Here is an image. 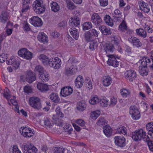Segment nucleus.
<instances>
[{"label":"nucleus","instance_id":"nucleus-1","mask_svg":"<svg viewBox=\"0 0 153 153\" xmlns=\"http://www.w3.org/2000/svg\"><path fill=\"white\" fill-rule=\"evenodd\" d=\"M78 70L76 65L73 62V59L70 58L67 63L65 68V72L67 75H73Z\"/></svg>","mask_w":153,"mask_h":153},{"label":"nucleus","instance_id":"nucleus-2","mask_svg":"<svg viewBox=\"0 0 153 153\" xmlns=\"http://www.w3.org/2000/svg\"><path fill=\"white\" fill-rule=\"evenodd\" d=\"M148 137L146 135V132L141 128L132 132L131 134L132 139L136 141H139L142 139L145 141Z\"/></svg>","mask_w":153,"mask_h":153},{"label":"nucleus","instance_id":"nucleus-3","mask_svg":"<svg viewBox=\"0 0 153 153\" xmlns=\"http://www.w3.org/2000/svg\"><path fill=\"white\" fill-rule=\"evenodd\" d=\"M29 104L34 109L40 110L42 108L40 99L38 97H30L29 100Z\"/></svg>","mask_w":153,"mask_h":153},{"label":"nucleus","instance_id":"nucleus-4","mask_svg":"<svg viewBox=\"0 0 153 153\" xmlns=\"http://www.w3.org/2000/svg\"><path fill=\"white\" fill-rule=\"evenodd\" d=\"M19 131L23 136L26 137H30L34 135V131L28 126H23L19 128Z\"/></svg>","mask_w":153,"mask_h":153},{"label":"nucleus","instance_id":"nucleus-5","mask_svg":"<svg viewBox=\"0 0 153 153\" xmlns=\"http://www.w3.org/2000/svg\"><path fill=\"white\" fill-rule=\"evenodd\" d=\"M107 56L108 58L107 63L109 65L113 66L114 67H117L118 66L119 62L117 59H119V57L118 55L110 54L108 55Z\"/></svg>","mask_w":153,"mask_h":153},{"label":"nucleus","instance_id":"nucleus-6","mask_svg":"<svg viewBox=\"0 0 153 153\" xmlns=\"http://www.w3.org/2000/svg\"><path fill=\"white\" fill-rule=\"evenodd\" d=\"M129 114L134 120H139L141 117L140 112L137 108L135 105L131 106L129 108Z\"/></svg>","mask_w":153,"mask_h":153},{"label":"nucleus","instance_id":"nucleus-7","mask_svg":"<svg viewBox=\"0 0 153 153\" xmlns=\"http://www.w3.org/2000/svg\"><path fill=\"white\" fill-rule=\"evenodd\" d=\"M62 62L61 60L56 57L50 59L49 65L54 69H58L61 67Z\"/></svg>","mask_w":153,"mask_h":153},{"label":"nucleus","instance_id":"nucleus-8","mask_svg":"<svg viewBox=\"0 0 153 153\" xmlns=\"http://www.w3.org/2000/svg\"><path fill=\"white\" fill-rule=\"evenodd\" d=\"M18 55L27 59H31L33 57L32 53L26 48L20 49L18 52Z\"/></svg>","mask_w":153,"mask_h":153},{"label":"nucleus","instance_id":"nucleus-9","mask_svg":"<svg viewBox=\"0 0 153 153\" xmlns=\"http://www.w3.org/2000/svg\"><path fill=\"white\" fill-rule=\"evenodd\" d=\"M125 78L130 82H132L137 76L136 72L133 70H127L124 74Z\"/></svg>","mask_w":153,"mask_h":153},{"label":"nucleus","instance_id":"nucleus-10","mask_svg":"<svg viewBox=\"0 0 153 153\" xmlns=\"http://www.w3.org/2000/svg\"><path fill=\"white\" fill-rule=\"evenodd\" d=\"M153 60L152 58L150 59L146 56H143L140 59L138 62V63L141 64V66L143 67H150L151 61Z\"/></svg>","mask_w":153,"mask_h":153},{"label":"nucleus","instance_id":"nucleus-11","mask_svg":"<svg viewBox=\"0 0 153 153\" xmlns=\"http://www.w3.org/2000/svg\"><path fill=\"white\" fill-rule=\"evenodd\" d=\"M60 109V108L59 106H58L56 108L55 111L56 114V116L57 117L53 118L54 122L56 125L58 126H60L61 124V120L59 117H64V114L61 112Z\"/></svg>","mask_w":153,"mask_h":153},{"label":"nucleus","instance_id":"nucleus-12","mask_svg":"<svg viewBox=\"0 0 153 153\" xmlns=\"http://www.w3.org/2000/svg\"><path fill=\"white\" fill-rule=\"evenodd\" d=\"M91 20L96 26H98L102 24V19L100 16L97 13H94L92 15Z\"/></svg>","mask_w":153,"mask_h":153},{"label":"nucleus","instance_id":"nucleus-13","mask_svg":"<svg viewBox=\"0 0 153 153\" xmlns=\"http://www.w3.org/2000/svg\"><path fill=\"white\" fill-rule=\"evenodd\" d=\"M30 22L35 27H40L42 25L41 19L37 16H33L29 20Z\"/></svg>","mask_w":153,"mask_h":153},{"label":"nucleus","instance_id":"nucleus-14","mask_svg":"<svg viewBox=\"0 0 153 153\" xmlns=\"http://www.w3.org/2000/svg\"><path fill=\"white\" fill-rule=\"evenodd\" d=\"M128 41L133 46L137 48L140 47L142 45V43L140 42L139 39L136 37H130L128 39Z\"/></svg>","mask_w":153,"mask_h":153},{"label":"nucleus","instance_id":"nucleus-15","mask_svg":"<svg viewBox=\"0 0 153 153\" xmlns=\"http://www.w3.org/2000/svg\"><path fill=\"white\" fill-rule=\"evenodd\" d=\"M140 9L144 13H148L150 10V7L148 4L142 0L138 2Z\"/></svg>","mask_w":153,"mask_h":153},{"label":"nucleus","instance_id":"nucleus-16","mask_svg":"<svg viewBox=\"0 0 153 153\" xmlns=\"http://www.w3.org/2000/svg\"><path fill=\"white\" fill-rule=\"evenodd\" d=\"M70 25L73 27H79L80 24L79 18L77 16L71 18L69 22Z\"/></svg>","mask_w":153,"mask_h":153},{"label":"nucleus","instance_id":"nucleus-17","mask_svg":"<svg viewBox=\"0 0 153 153\" xmlns=\"http://www.w3.org/2000/svg\"><path fill=\"white\" fill-rule=\"evenodd\" d=\"M10 18V15L9 12L7 11H2L0 15V19L1 22L5 23L9 20Z\"/></svg>","mask_w":153,"mask_h":153},{"label":"nucleus","instance_id":"nucleus-18","mask_svg":"<svg viewBox=\"0 0 153 153\" xmlns=\"http://www.w3.org/2000/svg\"><path fill=\"white\" fill-rule=\"evenodd\" d=\"M125 138L120 136H116L114 137V142L116 145L122 147L125 146Z\"/></svg>","mask_w":153,"mask_h":153},{"label":"nucleus","instance_id":"nucleus-19","mask_svg":"<svg viewBox=\"0 0 153 153\" xmlns=\"http://www.w3.org/2000/svg\"><path fill=\"white\" fill-rule=\"evenodd\" d=\"M72 92V89L71 87H65L61 89L60 94L62 96L65 97L70 95Z\"/></svg>","mask_w":153,"mask_h":153},{"label":"nucleus","instance_id":"nucleus-20","mask_svg":"<svg viewBox=\"0 0 153 153\" xmlns=\"http://www.w3.org/2000/svg\"><path fill=\"white\" fill-rule=\"evenodd\" d=\"M36 79L35 75L34 73L31 71L27 72L26 76V80L29 83H31L34 81Z\"/></svg>","mask_w":153,"mask_h":153},{"label":"nucleus","instance_id":"nucleus-21","mask_svg":"<svg viewBox=\"0 0 153 153\" xmlns=\"http://www.w3.org/2000/svg\"><path fill=\"white\" fill-rule=\"evenodd\" d=\"M102 84L105 87L109 86L112 82L111 78L109 76H105L103 77L102 80Z\"/></svg>","mask_w":153,"mask_h":153},{"label":"nucleus","instance_id":"nucleus-22","mask_svg":"<svg viewBox=\"0 0 153 153\" xmlns=\"http://www.w3.org/2000/svg\"><path fill=\"white\" fill-rule=\"evenodd\" d=\"M122 13L118 9H116L112 13V17L114 18V19L117 20V21H121L122 20L121 18Z\"/></svg>","mask_w":153,"mask_h":153},{"label":"nucleus","instance_id":"nucleus-23","mask_svg":"<svg viewBox=\"0 0 153 153\" xmlns=\"http://www.w3.org/2000/svg\"><path fill=\"white\" fill-rule=\"evenodd\" d=\"M38 40L44 43H47L48 38L47 35L43 32L39 33L38 36Z\"/></svg>","mask_w":153,"mask_h":153},{"label":"nucleus","instance_id":"nucleus-24","mask_svg":"<svg viewBox=\"0 0 153 153\" xmlns=\"http://www.w3.org/2000/svg\"><path fill=\"white\" fill-rule=\"evenodd\" d=\"M99 29L101 33L104 35H110L111 33V29L104 25H102L100 27Z\"/></svg>","mask_w":153,"mask_h":153},{"label":"nucleus","instance_id":"nucleus-25","mask_svg":"<svg viewBox=\"0 0 153 153\" xmlns=\"http://www.w3.org/2000/svg\"><path fill=\"white\" fill-rule=\"evenodd\" d=\"M37 87V89L41 92H46L49 90L48 86L46 84L40 82L38 83Z\"/></svg>","mask_w":153,"mask_h":153},{"label":"nucleus","instance_id":"nucleus-26","mask_svg":"<svg viewBox=\"0 0 153 153\" xmlns=\"http://www.w3.org/2000/svg\"><path fill=\"white\" fill-rule=\"evenodd\" d=\"M76 86L78 88L81 87L83 84V79L82 76H78L75 81Z\"/></svg>","mask_w":153,"mask_h":153},{"label":"nucleus","instance_id":"nucleus-27","mask_svg":"<svg viewBox=\"0 0 153 153\" xmlns=\"http://www.w3.org/2000/svg\"><path fill=\"white\" fill-rule=\"evenodd\" d=\"M23 152L25 153H29L31 149V143H23L22 146Z\"/></svg>","mask_w":153,"mask_h":153},{"label":"nucleus","instance_id":"nucleus-28","mask_svg":"<svg viewBox=\"0 0 153 153\" xmlns=\"http://www.w3.org/2000/svg\"><path fill=\"white\" fill-rule=\"evenodd\" d=\"M103 131L106 136L109 137L112 135V131L109 126L106 125L103 126Z\"/></svg>","mask_w":153,"mask_h":153},{"label":"nucleus","instance_id":"nucleus-29","mask_svg":"<svg viewBox=\"0 0 153 153\" xmlns=\"http://www.w3.org/2000/svg\"><path fill=\"white\" fill-rule=\"evenodd\" d=\"M136 34L140 37L145 38L147 36L146 31L141 28L137 29L136 30Z\"/></svg>","mask_w":153,"mask_h":153},{"label":"nucleus","instance_id":"nucleus-30","mask_svg":"<svg viewBox=\"0 0 153 153\" xmlns=\"http://www.w3.org/2000/svg\"><path fill=\"white\" fill-rule=\"evenodd\" d=\"M69 32L74 38L77 40L79 37V32L74 27H71L69 30Z\"/></svg>","mask_w":153,"mask_h":153},{"label":"nucleus","instance_id":"nucleus-31","mask_svg":"<svg viewBox=\"0 0 153 153\" xmlns=\"http://www.w3.org/2000/svg\"><path fill=\"white\" fill-rule=\"evenodd\" d=\"M50 5L51 10L55 12L58 11L60 10V6L56 2L52 1L50 3Z\"/></svg>","mask_w":153,"mask_h":153},{"label":"nucleus","instance_id":"nucleus-32","mask_svg":"<svg viewBox=\"0 0 153 153\" xmlns=\"http://www.w3.org/2000/svg\"><path fill=\"white\" fill-rule=\"evenodd\" d=\"M50 99L55 103L58 102L60 101V98L58 95L56 93H52L49 96Z\"/></svg>","mask_w":153,"mask_h":153},{"label":"nucleus","instance_id":"nucleus-33","mask_svg":"<svg viewBox=\"0 0 153 153\" xmlns=\"http://www.w3.org/2000/svg\"><path fill=\"white\" fill-rule=\"evenodd\" d=\"M38 57L44 65H49L50 59H49L46 55L43 54H41Z\"/></svg>","mask_w":153,"mask_h":153},{"label":"nucleus","instance_id":"nucleus-34","mask_svg":"<svg viewBox=\"0 0 153 153\" xmlns=\"http://www.w3.org/2000/svg\"><path fill=\"white\" fill-rule=\"evenodd\" d=\"M39 78L43 82L48 81L49 79L48 74L45 71L43 73L40 74Z\"/></svg>","mask_w":153,"mask_h":153},{"label":"nucleus","instance_id":"nucleus-35","mask_svg":"<svg viewBox=\"0 0 153 153\" xmlns=\"http://www.w3.org/2000/svg\"><path fill=\"white\" fill-rule=\"evenodd\" d=\"M147 68V67L145 68L141 66L139 67V72L142 76H145L148 75V71Z\"/></svg>","mask_w":153,"mask_h":153},{"label":"nucleus","instance_id":"nucleus-36","mask_svg":"<svg viewBox=\"0 0 153 153\" xmlns=\"http://www.w3.org/2000/svg\"><path fill=\"white\" fill-rule=\"evenodd\" d=\"M23 6L22 8V12H24L26 11L29 8L28 4L30 3V0H22Z\"/></svg>","mask_w":153,"mask_h":153},{"label":"nucleus","instance_id":"nucleus-37","mask_svg":"<svg viewBox=\"0 0 153 153\" xmlns=\"http://www.w3.org/2000/svg\"><path fill=\"white\" fill-rule=\"evenodd\" d=\"M114 49V46L111 44L105 43L104 46V50L106 53L112 52Z\"/></svg>","mask_w":153,"mask_h":153},{"label":"nucleus","instance_id":"nucleus-38","mask_svg":"<svg viewBox=\"0 0 153 153\" xmlns=\"http://www.w3.org/2000/svg\"><path fill=\"white\" fill-rule=\"evenodd\" d=\"M100 100V99H99L97 96L94 95L91 97L89 102L91 104L94 105L99 103Z\"/></svg>","mask_w":153,"mask_h":153},{"label":"nucleus","instance_id":"nucleus-39","mask_svg":"<svg viewBox=\"0 0 153 153\" xmlns=\"http://www.w3.org/2000/svg\"><path fill=\"white\" fill-rule=\"evenodd\" d=\"M43 5H44L43 4V1L42 0H36L33 2L32 7L33 9H34L36 8Z\"/></svg>","mask_w":153,"mask_h":153},{"label":"nucleus","instance_id":"nucleus-40","mask_svg":"<svg viewBox=\"0 0 153 153\" xmlns=\"http://www.w3.org/2000/svg\"><path fill=\"white\" fill-rule=\"evenodd\" d=\"M108 100L105 97L100 99V106L102 107H107L108 105Z\"/></svg>","mask_w":153,"mask_h":153},{"label":"nucleus","instance_id":"nucleus-41","mask_svg":"<svg viewBox=\"0 0 153 153\" xmlns=\"http://www.w3.org/2000/svg\"><path fill=\"white\" fill-rule=\"evenodd\" d=\"M127 29V24L126 22L123 20L122 22L120 24L119 27V30L122 32H125Z\"/></svg>","mask_w":153,"mask_h":153},{"label":"nucleus","instance_id":"nucleus-42","mask_svg":"<svg viewBox=\"0 0 153 153\" xmlns=\"http://www.w3.org/2000/svg\"><path fill=\"white\" fill-rule=\"evenodd\" d=\"M107 124L106 120L104 117H100L96 123V124L100 126H104Z\"/></svg>","mask_w":153,"mask_h":153},{"label":"nucleus","instance_id":"nucleus-43","mask_svg":"<svg viewBox=\"0 0 153 153\" xmlns=\"http://www.w3.org/2000/svg\"><path fill=\"white\" fill-rule=\"evenodd\" d=\"M120 93L123 97H126L130 95L131 92L128 89L124 88L120 91Z\"/></svg>","mask_w":153,"mask_h":153},{"label":"nucleus","instance_id":"nucleus-44","mask_svg":"<svg viewBox=\"0 0 153 153\" xmlns=\"http://www.w3.org/2000/svg\"><path fill=\"white\" fill-rule=\"evenodd\" d=\"M104 19L105 23L107 25L111 27L113 26V21L111 19L110 16H109L108 15H106L105 17H104Z\"/></svg>","mask_w":153,"mask_h":153},{"label":"nucleus","instance_id":"nucleus-45","mask_svg":"<svg viewBox=\"0 0 153 153\" xmlns=\"http://www.w3.org/2000/svg\"><path fill=\"white\" fill-rule=\"evenodd\" d=\"M35 12L37 14H41L43 13L45 10V7L44 5L36 8L33 9Z\"/></svg>","mask_w":153,"mask_h":153},{"label":"nucleus","instance_id":"nucleus-46","mask_svg":"<svg viewBox=\"0 0 153 153\" xmlns=\"http://www.w3.org/2000/svg\"><path fill=\"white\" fill-rule=\"evenodd\" d=\"M86 106V105L84 102H79L77 105V108L80 111H82L85 109Z\"/></svg>","mask_w":153,"mask_h":153},{"label":"nucleus","instance_id":"nucleus-47","mask_svg":"<svg viewBox=\"0 0 153 153\" xmlns=\"http://www.w3.org/2000/svg\"><path fill=\"white\" fill-rule=\"evenodd\" d=\"M92 25L90 22H86L82 25V28L84 30H87L91 28Z\"/></svg>","mask_w":153,"mask_h":153},{"label":"nucleus","instance_id":"nucleus-48","mask_svg":"<svg viewBox=\"0 0 153 153\" xmlns=\"http://www.w3.org/2000/svg\"><path fill=\"white\" fill-rule=\"evenodd\" d=\"M98 46V42L95 40L91 41L90 43L89 48L91 51L96 48Z\"/></svg>","mask_w":153,"mask_h":153},{"label":"nucleus","instance_id":"nucleus-49","mask_svg":"<svg viewBox=\"0 0 153 153\" xmlns=\"http://www.w3.org/2000/svg\"><path fill=\"white\" fill-rule=\"evenodd\" d=\"M15 97L13 98V99H9V101H8V103L9 105H10V103H9V102H10L14 106H15V108H16V111H18V112H19V107L17 106V102L15 100Z\"/></svg>","mask_w":153,"mask_h":153},{"label":"nucleus","instance_id":"nucleus-50","mask_svg":"<svg viewBox=\"0 0 153 153\" xmlns=\"http://www.w3.org/2000/svg\"><path fill=\"white\" fill-rule=\"evenodd\" d=\"M100 111H96L91 113L90 116L93 119L95 120L100 115Z\"/></svg>","mask_w":153,"mask_h":153},{"label":"nucleus","instance_id":"nucleus-51","mask_svg":"<svg viewBox=\"0 0 153 153\" xmlns=\"http://www.w3.org/2000/svg\"><path fill=\"white\" fill-rule=\"evenodd\" d=\"M10 91L7 88H5L4 90L3 96L6 98L8 101H9L10 98V95L9 94Z\"/></svg>","mask_w":153,"mask_h":153},{"label":"nucleus","instance_id":"nucleus-52","mask_svg":"<svg viewBox=\"0 0 153 153\" xmlns=\"http://www.w3.org/2000/svg\"><path fill=\"white\" fill-rule=\"evenodd\" d=\"M66 2L67 5V7L69 10H73L76 7L74 3L70 0H66Z\"/></svg>","mask_w":153,"mask_h":153},{"label":"nucleus","instance_id":"nucleus-53","mask_svg":"<svg viewBox=\"0 0 153 153\" xmlns=\"http://www.w3.org/2000/svg\"><path fill=\"white\" fill-rule=\"evenodd\" d=\"M93 37L89 31H87L85 34V38L87 42L91 41Z\"/></svg>","mask_w":153,"mask_h":153},{"label":"nucleus","instance_id":"nucleus-54","mask_svg":"<svg viewBox=\"0 0 153 153\" xmlns=\"http://www.w3.org/2000/svg\"><path fill=\"white\" fill-rule=\"evenodd\" d=\"M117 131L120 134H122L124 135H127V129L124 126H121L117 129Z\"/></svg>","mask_w":153,"mask_h":153},{"label":"nucleus","instance_id":"nucleus-55","mask_svg":"<svg viewBox=\"0 0 153 153\" xmlns=\"http://www.w3.org/2000/svg\"><path fill=\"white\" fill-rule=\"evenodd\" d=\"M145 141L147 143L150 150L153 151V141L150 140L149 137H148Z\"/></svg>","mask_w":153,"mask_h":153},{"label":"nucleus","instance_id":"nucleus-56","mask_svg":"<svg viewBox=\"0 0 153 153\" xmlns=\"http://www.w3.org/2000/svg\"><path fill=\"white\" fill-rule=\"evenodd\" d=\"M35 70L36 72L39 73V75L46 71L43 67L40 65H37L35 67Z\"/></svg>","mask_w":153,"mask_h":153},{"label":"nucleus","instance_id":"nucleus-57","mask_svg":"<svg viewBox=\"0 0 153 153\" xmlns=\"http://www.w3.org/2000/svg\"><path fill=\"white\" fill-rule=\"evenodd\" d=\"M76 122L79 126L82 127L83 128H85V123L84 120L81 119H79L76 120Z\"/></svg>","mask_w":153,"mask_h":153},{"label":"nucleus","instance_id":"nucleus-58","mask_svg":"<svg viewBox=\"0 0 153 153\" xmlns=\"http://www.w3.org/2000/svg\"><path fill=\"white\" fill-rule=\"evenodd\" d=\"M44 126L45 127L51 128L52 126L50 120L48 118L45 119L44 120Z\"/></svg>","mask_w":153,"mask_h":153},{"label":"nucleus","instance_id":"nucleus-59","mask_svg":"<svg viewBox=\"0 0 153 153\" xmlns=\"http://www.w3.org/2000/svg\"><path fill=\"white\" fill-rule=\"evenodd\" d=\"M23 24V27L24 30L26 31H29L30 30V26L27 21H24Z\"/></svg>","mask_w":153,"mask_h":153},{"label":"nucleus","instance_id":"nucleus-60","mask_svg":"<svg viewBox=\"0 0 153 153\" xmlns=\"http://www.w3.org/2000/svg\"><path fill=\"white\" fill-rule=\"evenodd\" d=\"M24 90L25 93L29 94L32 92L33 89L32 87L28 85H26L25 86Z\"/></svg>","mask_w":153,"mask_h":153},{"label":"nucleus","instance_id":"nucleus-61","mask_svg":"<svg viewBox=\"0 0 153 153\" xmlns=\"http://www.w3.org/2000/svg\"><path fill=\"white\" fill-rule=\"evenodd\" d=\"M89 31L90 32V33H91V35H92L93 37H97L98 36L99 34V32H98L95 29L91 30H89Z\"/></svg>","mask_w":153,"mask_h":153},{"label":"nucleus","instance_id":"nucleus-62","mask_svg":"<svg viewBox=\"0 0 153 153\" xmlns=\"http://www.w3.org/2000/svg\"><path fill=\"white\" fill-rule=\"evenodd\" d=\"M7 59V54L3 53L0 55V62H4L6 61Z\"/></svg>","mask_w":153,"mask_h":153},{"label":"nucleus","instance_id":"nucleus-63","mask_svg":"<svg viewBox=\"0 0 153 153\" xmlns=\"http://www.w3.org/2000/svg\"><path fill=\"white\" fill-rule=\"evenodd\" d=\"M12 150L13 153H22L21 151L19 149L16 145L13 146Z\"/></svg>","mask_w":153,"mask_h":153},{"label":"nucleus","instance_id":"nucleus-64","mask_svg":"<svg viewBox=\"0 0 153 153\" xmlns=\"http://www.w3.org/2000/svg\"><path fill=\"white\" fill-rule=\"evenodd\" d=\"M65 150V149L63 147H58L56 149L54 153H64Z\"/></svg>","mask_w":153,"mask_h":153}]
</instances>
